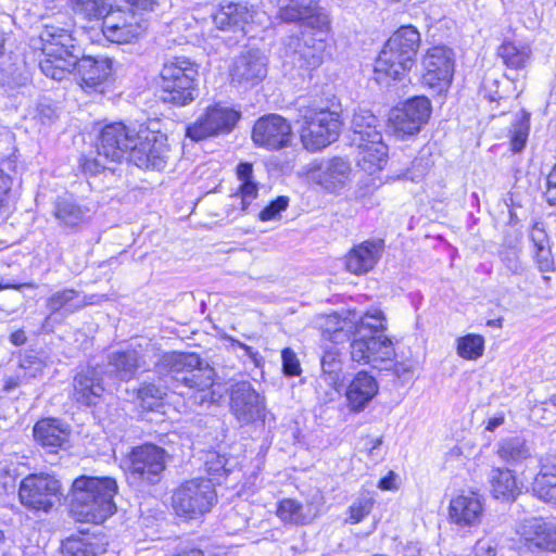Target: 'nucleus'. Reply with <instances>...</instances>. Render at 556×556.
<instances>
[{
	"label": "nucleus",
	"instance_id": "nucleus-32",
	"mask_svg": "<svg viewBox=\"0 0 556 556\" xmlns=\"http://www.w3.org/2000/svg\"><path fill=\"white\" fill-rule=\"evenodd\" d=\"M108 359V376L119 381L135 378L138 369L144 364L136 350L113 352Z\"/></svg>",
	"mask_w": 556,
	"mask_h": 556
},
{
	"label": "nucleus",
	"instance_id": "nucleus-62",
	"mask_svg": "<svg viewBox=\"0 0 556 556\" xmlns=\"http://www.w3.org/2000/svg\"><path fill=\"white\" fill-rule=\"evenodd\" d=\"M13 491V484L10 481H0V504L3 503Z\"/></svg>",
	"mask_w": 556,
	"mask_h": 556
},
{
	"label": "nucleus",
	"instance_id": "nucleus-52",
	"mask_svg": "<svg viewBox=\"0 0 556 556\" xmlns=\"http://www.w3.org/2000/svg\"><path fill=\"white\" fill-rule=\"evenodd\" d=\"M502 262L505 267L513 274L519 275L523 271L525 267L520 261L519 252L515 248L506 249L502 252Z\"/></svg>",
	"mask_w": 556,
	"mask_h": 556
},
{
	"label": "nucleus",
	"instance_id": "nucleus-53",
	"mask_svg": "<svg viewBox=\"0 0 556 556\" xmlns=\"http://www.w3.org/2000/svg\"><path fill=\"white\" fill-rule=\"evenodd\" d=\"M282 370L287 376H299L301 374V365L296 354L289 348L281 353Z\"/></svg>",
	"mask_w": 556,
	"mask_h": 556
},
{
	"label": "nucleus",
	"instance_id": "nucleus-63",
	"mask_svg": "<svg viewBox=\"0 0 556 556\" xmlns=\"http://www.w3.org/2000/svg\"><path fill=\"white\" fill-rule=\"evenodd\" d=\"M504 420L505 418L503 414L494 416L488 420L485 429L489 431H494L497 427L504 424Z\"/></svg>",
	"mask_w": 556,
	"mask_h": 556
},
{
	"label": "nucleus",
	"instance_id": "nucleus-4",
	"mask_svg": "<svg viewBox=\"0 0 556 556\" xmlns=\"http://www.w3.org/2000/svg\"><path fill=\"white\" fill-rule=\"evenodd\" d=\"M298 123L301 142L311 152L320 151L336 141L341 127L337 112L311 106L300 110Z\"/></svg>",
	"mask_w": 556,
	"mask_h": 556
},
{
	"label": "nucleus",
	"instance_id": "nucleus-46",
	"mask_svg": "<svg viewBox=\"0 0 556 556\" xmlns=\"http://www.w3.org/2000/svg\"><path fill=\"white\" fill-rule=\"evenodd\" d=\"M530 129V113L520 111L513 125L510 148L515 153L521 152L527 143Z\"/></svg>",
	"mask_w": 556,
	"mask_h": 556
},
{
	"label": "nucleus",
	"instance_id": "nucleus-37",
	"mask_svg": "<svg viewBox=\"0 0 556 556\" xmlns=\"http://www.w3.org/2000/svg\"><path fill=\"white\" fill-rule=\"evenodd\" d=\"M492 492L496 498L513 500L518 493V484L511 470L493 468L490 475Z\"/></svg>",
	"mask_w": 556,
	"mask_h": 556
},
{
	"label": "nucleus",
	"instance_id": "nucleus-3",
	"mask_svg": "<svg viewBox=\"0 0 556 556\" xmlns=\"http://www.w3.org/2000/svg\"><path fill=\"white\" fill-rule=\"evenodd\" d=\"M31 42L33 48L40 50L43 55L39 61L43 75L61 81L72 73L77 55L74 53L75 39L68 30L46 25Z\"/></svg>",
	"mask_w": 556,
	"mask_h": 556
},
{
	"label": "nucleus",
	"instance_id": "nucleus-35",
	"mask_svg": "<svg viewBox=\"0 0 556 556\" xmlns=\"http://www.w3.org/2000/svg\"><path fill=\"white\" fill-rule=\"evenodd\" d=\"M65 556H98L105 552L101 540L94 535L68 538L62 545Z\"/></svg>",
	"mask_w": 556,
	"mask_h": 556
},
{
	"label": "nucleus",
	"instance_id": "nucleus-31",
	"mask_svg": "<svg viewBox=\"0 0 556 556\" xmlns=\"http://www.w3.org/2000/svg\"><path fill=\"white\" fill-rule=\"evenodd\" d=\"M73 388L74 399L86 406L96 404L104 391L100 375L92 367L83 369L74 377Z\"/></svg>",
	"mask_w": 556,
	"mask_h": 556
},
{
	"label": "nucleus",
	"instance_id": "nucleus-55",
	"mask_svg": "<svg viewBox=\"0 0 556 556\" xmlns=\"http://www.w3.org/2000/svg\"><path fill=\"white\" fill-rule=\"evenodd\" d=\"M56 117L54 109L48 104H38L34 110L33 118L36 119L40 125H48L52 123Z\"/></svg>",
	"mask_w": 556,
	"mask_h": 556
},
{
	"label": "nucleus",
	"instance_id": "nucleus-30",
	"mask_svg": "<svg viewBox=\"0 0 556 556\" xmlns=\"http://www.w3.org/2000/svg\"><path fill=\"white\" fill-rule=\"evenodd\" d=\"M379 384L367 371H359L349 383L345 392L350 410L362 412L378 394Z\"/></svg>",
	"mask_w": 556,
	"mask_h": 556
},
{
	"label": "nucleus",
	"instance_id": "nucleus-1",
	"mask_svg": "<svg viewBox=\"0 0 556 556\" xmlns=\"http://www.w3.org/2000/svg\"><path fill=\"white\" fill-rule=\"evenodd\" d=\"M387 329L381 311L367 312L358 320L340 319L337 314L329 316L324 333L339 343L351 340V357L354 362L370 364L378 369H389L395 357L392 340L382 332Z\"/></svg>",
	"mask_w": 556,
	"mask_h": 556
},
{
	"label": "nucleus",
	"instance_id": "nucleus-2",
	"mask_svg": "<svg viewBox=\"0 0 556 556\" xmlns=\"http://www.w3.org/2000/svg\"><path fill=\"white\" fill-rule=\"evenodd\" d=\"M118 485L112 477L80 476L71 488V514L80 522L101 523L116 511Z\"/></svg>",
	"mask_w": 556,
	"mask_h": 556
},
{
	"label": "nucleus",
	"instance_id": "nucleus-13",
	"mask_svg": "<svg viewBox=\"0 0 556 556\" xmlns=\"http://www.w3.org/2000/svg\"><path fill=\"white\" fill-rule=\"evenodd\" d=\"M137 141L138 131L129 129L123 123H113L101 130L97 153L112 162L121 161L127 152L132 159Z\"/></svg>",
	"mask_w": 556,
	"mask_h": 556
},
{
	"label": "nucleus",
	"instance_id": "nucleus-49",
	"mask_svg": "<svg viewBox=\"0 0 556 556\" xmlns=\"http://www.w3.org/2000/svg\"><path fill=\"white\" fill-rule=\"evenodd\" d=\"M165 395L164 389L153 384L144 383L138 390V399L141 401V405L147 408H152L159 400H162Z\"/></svg>",
	"mask_w": 556,
	"mask_h": 556
},
{
	"label": "nucleus",
	"instance_id": "nucleus-64",
	"mask_svg": "<svg viewBox=\"0 0 556 556\" xmlns=\"http://www.w3.org/2000/svg\"><path fill=\"white\" fill-rule=\"evenodd\" d=\"M545 199L549 205H556V186H546Z\"/></svg>",
	"mask_w": 556,
	"mask_h": 556
},
{
	"label": "nucleus",
	"instance_id": "nucleus-18",
	"mask_svg": "<svg viewBox=\"0 0 556 556\" xmlns=\"http://www.w3.org/2000/svg\"><path fill=\"white\" fill-rule=\"evenodd\" d=\"M325 39L312 34L302 37H290L285 45V55L293 65L305 70H313L323 63Z\"/></svg>",
	"mask_w": 556,
	"mask_h": 556
},
{
	"label": "nucleus",
	"instance_id": "nucleus-9",
	"mask_svg": "<svg viewBox=\"0 0 556 556\" xmlns=\"http://www.w3.org/2000/svg\"><path fill=\"white\" fill-rule=\"evenodd\" d=\"M454 53L446 47H432L421 60L424 86L441 94L451 86L454 74Z\"/></svg>",
	"mask_w": 556,
	"mask_h": 556
},
{
	"label": "nucleus",
	"instance_id": "nucleus-34",
	"mask_svg": "<svg viewBox=\"0 0 556 556\" xmlns=\"http://www.w3.org/2000/svg\"><path fill=\"white\" fill-rule=\"evenodd\" d=\"M68 434L67 427L54 418L39 420L34 427L36 441L50 448L61 447L67 441Z\"/></svg>",
	"mask_w": 556,
	"mask_h": 556
},
{
	"label": "nucleus",
	"instance_id": "nucleus-59",
	"mask_svg": "<svg viewBox=\"0 0 556 556\" xmlns=\"http://www.w3.org/2000/svg\"><path fill=\"white\" fill-rule=\"evenodd\" d=\"M130 7H136L137 10L152 11L156 5V0H126Z\"/></svg>",
	"mask_w": 556,
	"mask_h": 556
},
{
	"label": "nucleus",
	"instance_id": "nucleus-47",
	"mask_svg": "<svg viewBox=\"0 0 556 556\" xmlns=\"http://www.w3.org/2000/svg\"><path fill=\"white\" fill-rule=\"evenodd\" d=\"M532 241L536 248L535 258L541 271H549L553 267V260L551 251L544 245V233L543 230L534 227L531 232Z\"/></svg>",
	"mask_w": 556,
	"mask_h": 556
},
{
	"label": "nucleus",
	"instance_id": "nucleus-20",
	"mask_svg": "<svg viewBox=\"0 0 556 556\" xmlns=\"http://www.w3.org/2000/svg\"><path fill=\"white\" fill-rule=\"evenodd\" d=\"M214 369L210 366L198 365L188 376H181V386L188 388L189 395L200 406L217 402L222 392L215 389Z\"/></svg>",
	"mask_w": 556,
	"mask_h": 556
},
{
	"label": "nucleus",
	"instance_id": "nucleus-14",
	"mask_svg": "<svg viewBox=\"0 0 556 556\" xmlns=\"http://www.w3.org/2000/svg\"><path fill=\"white\" fill-rule=\"evenodd\" d=\"M278 9V17L285 23H304L323 31L329 26L327 14L319 11L318 0H268Z\"/></svg>",
	"mask_w": 556,
	"mask_h": 556
},
{
	"label": "nucleus",
	"instance_id": "nucleus-51",
	"mask_svg": "<svg viewBox=\"0 0 556 556\" xmlns=\"http://www.w3.org/2000/svg\"><path fill=\"white\" fill-rule=\"evenodd\" d=\"M289 205V198L281 195L271 201L260 212V219L263 222L275 220L280 217V213L286 211Z\"/></svg>",
	"mask_w": 556,
	"mask_h": 556
},
{
	"label": "nucleus",
	"instance_id": "nucleus-21",
	"mask_svg": "<svg viewBox=\"0 0 556 556\" xmlns=\"http://www.w3.org/2000/svg\"><path fill=\"white\" fill-rule=\"evenodd\" d=\"M517 533L529 547L556 552V521L554 520L542 517L527 518L518 525Z\"/></svg>",
	"mask_w": 556,
	"mask_h": 556
},
{
	"label": "nucleus",
	"instance_id": "nucleus-60",
	"mask_svg": "<svg viewBox=\"0 0 556 556\" xmlns=\"http://www.w3.org/2000/svg\"><path fill=\"white\" fill-rule=\"evenodd\" d=\"M391 366H393L394 374L399 378H404L413 371V366L406 363H392Z\"/></svg>",
	"mask_w": 556,
	"mask_h": 556
},
{
	"label": "nucleus",
	"instance_id": "nucleus-15",
	"mask_svg": "<svg viewBox=\"0 0 556 556\" xmlns=\"http://www.w3.org/2000/svg\"><path fill=\"white\" fill-rule=\"evenodd\" d=\"M166 456V452L154 444L137 446L129 455L128 470L138 479L155 483L165 469Z\"/></svg>",
	"mask_w": 556,
	"mask_h": 556
},
{
	"label": "nucleus",
	"instance_id": "nucleus-5",
	"mask_svg": "<svg viewBox=\"0 0 556 556\" xmlns=\"http://www.w3.org/2000/svg\"><path fill=\"white\" fill-rule=\"evenodd\" d=\"M197 65L187 58H174L161 71V99L176 105H187L194 100Z\"/></svg>",
	"mask_w": 556,
	"mask_h": 556
},
{
	"label": "nucleus",
	"instance_id": "nucleus-39",
	"mask_svg": "<svg viewBox=\"0 0 556 556\" xmlns=\"http://www.w3.org/2000/svg\"><path fill=\"white\" fill-rule=\"evenodd\" d=\"M377 127L378 119L369 110L361 108L355 110L351 121V144H354L358 137L364 140L370 139L374 132H380Z\"/></svg>",
	"mask_w": 556,
	"mask_h": 556
},
{
	"label": "nucleus",
	"instance_id": "nucleus-42",
	"mask_svg": "<svg viewBox=\"0 0 556 556\" xmlns=\"http://www.w3.org/2000/svg\"><path fill=\"white\" fill-rule=\"evenodd\" d=\"M498 456L510 463H518L530 457V448L521 438H508L503 440L497 450Z\"/></svg>",
	"mask_w": 556,
	"mask_h": 556
},
{
	"label": "nucleus",
	"instance_id": "nucleus-24",
	"mask_svg": "<svg viewBox=\"0 0 556 556\" xmlns=\"http://www.w3.org/2000/svg\"><path fill=\"white\" fill-rule=\"evenodd\" d=\"M351 146L356 150L357 165L369 175L380 172L388 162V147L381 132H374L368 140L358 137Z\"/></svg>",
	"mask_w": 556,
	"mask_h": 556
},
{
	"label": "nucleus",
	"instance_id": "nucleus-26",
	"mask_svg": "<svg viewBox=\"0 0 556 556\" xmlns=\"http://www.w3.org/2000/svg\"><path fill=\"white\" fill-rule=\"evenodd\" d=\"M104 298V295L97 294L83 295L79 291L72 288L58 290L46 300V308L49 311L47 319L59 313L68 315L88 305L99 304Z\"/></svg>",
	"mask_w": 556,
	"mask_h": 556
},
{
	"label": "nucleus",
	"instance_id": "nucleus-12",
	"mask_svg": "<svg viewBox=\"0 0 556 556\" xmlns=\"http://www.w3.org/2000/svg\"><path fill=\"white\" fill-rule=\"evenodd\" d=\"M230 410L241 426L263 421L264 397L249 381H239L230 389Z\"/></svg>",
	"mask_w": 556,
	"mask_h": 556
},
{
	"label": "nucleus",
	"instance_id": "nucleus-54",
	"mask_svg": "<svg viewBox=\"0 0 556 556\" xmlns=\"http://www.w3.org/2000/svg\"><path fill=\"white\" fill-rule=\"evenodd\" d=\"M374 502L370 498L359 500L350 507V519L353 523L363 520L372 509Z\"/></svg>",
	"mask_w": 556,
	"mask_h": 556
},
{
	"label": "nucleus",
	"instance_id": "nucleus-25",
	"mask_svg": "<svg viewBox=\"0 0 556 556\" xmlns=\"http://www.w3.org/2000/svg\"><path fill=\"white\" fill-rule=\"evenodd\" d=\"M201 365L200 357L194 353H165L155 364L156 372L167 382H173V388L181 386V376H188L192 369Z\"/></svg>",
	"mask_w": 556,
	"mask_h": 556
},
{
	"label": "nucleus",
	"instance_id": "nucleus-22",
	"mask_svg": "<svg viewBox=\"0 0 556 556\" xmlns=\"http://www.w3.org/2000/svg\"><path fill=\"white\" fill-rule=\"evenodd\" d=\"M414 64V59H406L401 51L391 48L386 42L376 60L375 80L380 85H389L393 80H400L412 70Z\"/></svg>",
	"mask_w": 556,
	"mask_h": 556
},
{
	"label": "nucleus",
	"instance_id": "nucleus-40",
	"mask_svg": "<svg viewBox=\"0 0 556 556\" xmlns=\"http://www.w3.org/2000/svg\"><path fill=\"white\" fill-rule=\"evenodd\" d=\"M88 210L72 200L62 199L58 201L55 217L67 227H75L86 222Z\"/></svg>",
	"mask_w": 556,
	"mask_h": 556
},
{
	"label": "nucleus",
	"instance_id": "nucleus-61",
	"mask_svg": "<svg viewBox=\"0 0 556 556\" xmlns=\"http://www.w3.org/2000/svg\"><path fill=\"white\" fill-rule=\"evenodd\" d=\"M395 475L393 471H390L389 475L382 478L379 482V488L382 490H395L396 485L394 483Z\"/></svg>",
	"mask_w": 556,
	"mask_h": 556
},
{
	"label": "nucleus",
	"instance_id": "nucleus-44",
	"mask_svg": "<svg viewBox=\"0 0 556 556\" xmlns=\"http://www.w3.org/2000/svg\"><path fill=\"white\" fill-rule=\"evenodd\" d=\"M277 516L283 521L293 525H304L309 517L304 513L303 505L294 500H281L277 507Z\"/></svg>",
	"mask_w": 556,
	"mask_h": 556
},
{
	"label": "nucleus",
	"instance_id": "nucleus-36",
	"mask_svg": "<svg viewBox=\"0 0 556 556\" xmlns=\"http://www.w3.org/2000/svg\"><path fill=\"white\" fill-rule=\"evenodd\" d=\"M387 43L401 51L406 59L415 60L420 45V34L412 25L402 26L388 39Z\"/></svg>",
	"mask_w": 556,
	"mask_h": 556
},
{
	"label": "nucleus",
	"instance_id": "nucleus-58",
	"mask_svg": "<svg viewBox=\"0 0 556 556\" xmlns=\"http://www.w3.org/2000/svg\"><path fill=\"white\" fill-rule=\"evenodd\" d=\"M475 556H496V545L491 540H480L475 547Z\"/></svg>",
	"mask_w": 556,
	"mask_h": 556
},
{
	"label": "nucleus",
	"instance_id": "nucleus-11",
	"mask_svg": "<svg viewBox=\"0 0 556 556\" xmlns=\"http://www.w3.org/2000/svg\"><path fill=\"white\" fill-rule=\"evenodd\" d=\"M170 156L166 136L148 128L138 130V141L131 161L142 168L162 170Z\"/></svg>",
	"mask_w": 556,
	"mask_h": 556
},
{
	"label": "nucleus",
	"instance_id": "nucleus-19",
	"mask_svg": "<svg viewBox=\"0 0 556 556\" xmlns=\"http://www.w3.org/2000/svg\"><path fill=\"white\" fill-rule=\"evenodd\" d=\"M430 112V101L425 97H416L392 111L390 121L397 134L414 135L428 121Z\"/></svg>",
	"mask_w": 556,
	"mask_h": 556
},
{
	"label": "nucleus",
	"instance_id": "nucleus-23",
	"mask_svg": "<svg viewBox=\"0 0 556 556\" xmlns=\"http://www.w3.org/2000/svg\"><path fill=\"white\" fill-rule=\"evenodd\" d=\"M484 506L478 493L467 492L454 496L448 506L452 523L466 528L478 526L483 517Z\"/></svg>",
	"mask_w": 556,
	"mask_h": 556
},
{
	"label": "nucleus",
	"instance_id": "nucleus-56",
	"mask_svg": "<svg viewBox=\"0 0 556 556\" xmlns=\"http://www.w3.org/2000/svg\"><path fill=\"white\" fill-rule=\"evenodd\" d=\"M106 161H108L106 159H104L103 156H100L98 154V156L93 157V159L86 157L84 160L81 166L86 173H90V174L94 175V174H98L106 168V164H105Z\"/></svg>",
	"mask_w": 556,
	"mask_h": 556
},
{
	"label": "nucleus",
	"instance_id": "nucleus-28",
	"mask_svg": "<svg viewBox=\"0 0 556 556\" xmlns=\"http://www.w3.org/2000/svg\"><path fill=\"white\" fill-rule=\"evenodd\" d=\"M266 58L260 50H248L238 56L230 71L231 80L239 85H255L267 74Z\"/></svg>",
	"mask_w": 556,
	"mask_h": 556
},
{
	"label": "nucleus",
	"instance_id": "nucleus-6",
	"mask_svg": "<svg viewBox=\"0 0 556 556\" xmlns=\"http://www.w3.org/2000/svg\"><path fill=\"white\" fill-rule=\"evenodd\" d=\"M216 498L215 485L210 479H192L175 491L173 507L177 515L195 519L208 513Z\"/></svg>",
	"mask_w": 556,
	"mask_h": 556
},
{
	"label": "nucleus",
	"instance_id": "nucleus-57",
	"mask_svg": "<svg viewBox=\"0 0 556 556\" xmlns=\"http://www.w3.org/2000/svg\"><path fill=\"white\" fill-rule=\"evenodd\" d=\"M13 185L12 177L0 169V210L8 203Z\"/></svg>",
	"mask_w": 556,
	"mask_h": 556
},
{
	"label": "nucleus",
	"instance_id": "nucleus-45",
	"mask_svg": "<svg viewBox=\"0 0 556 556\" xmlns=\"http://www.w3.org/2000/svg\"><path fill=\"white\" fill-rule=\"evenodd\" d=\"M500 55L505 64L513 68L523 67L530 59L531 50L526 46H517L513 42H505L500 47Z\"/></svg>",
	"mask_w": 556,
	"mask_h": 556
},
{
	"label": "nucleus",
	"instance_id": "nucleus-29",
	"mask_svg": "<svg viewBox=\"0 0 556 556\" xmlns=\"http://www.w3.org/2000/svg\"><path fill=\"white\" fill-rule=\"evenodd\" d=\"M266 20L264 12L251 11L247 5L241 3H224L213 15V22L219 29H230L240 27L244 30V25L256 23L263 25Z\"/></svg>",
	"mask_w": 556,
	"mask_h": 556
},
{
	"label": "nucleus",
	"instance_id": "nucleus-10",
	"mask_svg": "<svg viewBox=\"0 0 556 556\" xmlns=\"http://www.w3.org/2000/svg\"><path fill=\"white\" fill-rule=\"evenodd\" d=\"M136 7L113 9L106 5L105 12L97 18H102L103 35L112 42L126 43L139 37L143 30V20L135 12Z\"/></svg>",
	"mask_w": 556,
	"mask_h": 556
},
{
	"label": "nucleus",
	"instance_id": "nucleus-33",
	"mask_svg": "<svg viewBox=\"0 0 556 556\" xmlns=\"http://www.w3.org/2000/svg\"><path fill=\"white\" fill-rule=\"evenodd\" d=\"M73 70H76L80 76L81 86L94 88L102 84L111 74V64L108 59H93L84 56L78 59Z\"/></svg>",
	"mask_w": 556,
	"mask_h": 556
},
{
	"label": "nucleus",
	"instance_id": "nucleus-41",
	"mask_svg": "<svg viewBox=\"0 0 556 556\" xmlns=\"http://www.w3.org/2000/svg\"><path fill=\"white\" fill-rule=\"evenodd\" d=\"M237 175L241 181V208L247 210L251 202L256 199L258 188L253 178V167L251 163H240L237 167Z\"/></svg>",
	"mask_w": 556,
	"mask_h": 556
},
{
	"label": "nucleus",
	"instance_id": "nucleus-8",
	"mask_svg": "<svg viewBox=\"0 0 556 556\" xmlns=\"http://www.w3.org/2000/svg\"><path fill=\"white\" fill-rule=\"evenodd\" d=\"M240 116V112L233 108L220 103L208 105L195 122L187 127L186 136L193 141H201L228 134L235 128Z\"/></svg>",
	"mask_w": 556,
	"mask_h": 556
},
{
	"label": "nucleus",
	"instance_id": "nucleus-7",
	"mask_svg": "<svg viewBox=\"0 0 556 556\" xmlns=\"http://www.w3.org/2000/svg\"><path fill=\"white\" fill-rule=\"evenodd\" d=\"M61 482L50 475H29L18 488L20 503L33 511H50L61 495Z\"/></svg>",
	"mask_w": 556,
	"mask_h": 556
},
{
	"label": "nucleus",
	"instance_id": "nucleus-17",
	"mask_svg": "<svg viewBox=\"0 0 556 556\" xmlns=\"http://www.w3.org/2000/svg\"><path fill=\"white\" fill-rule=\"evenodd\" d=\"M351 163L343 157L315 161L308 165V178L325 190L334 192L344 187L351 178Z\"/></svg>",
	"mask_w": 556,
	"mask_h": 556
},
{
	"label": "nucleus",
	"instance_id": "nucleus-27",
	"mask_svg": "<svg viewBox=\"0 0 556 556\" xmlns=\"http://www.w3.org/2000/svg\"><path fill=\"white\" fill-rule=\"evenodd\" d=\"M384 249L381 239L366 240L354 245L344 257L345 268L354 275L370 271L380 260Z\"/></svg>",
	"mask_w": 556,
	"mask_h": 556
},
{
	"label": "nucleus",
	"instance_id": "nucleus-16",
	"mask_svg": "<svg viewBox=\"0 0 556 556\" xmlns=\"http://www.w3.org/2000/svg\"><path fill=\"white\" fill-rule=\"evenodd\" d=\"M292 128L280 115L269 114L256 121L252 130L253 142L267 150H279L290 144Z\"/></svg>",
	"mask_w": 556,
	"mask_h": 556
},
{
	"label": "nucleus",
	"instance_id": "nucleus-38",
	"mask_svg": "<svg viewBox=\"0 0 556 556\" xmlns=\"http://www.w3.org/2000/svg\"><path fill=\"white\" fill-rule=\"evenodd\" d=\"M321 379L334 390L342 383V361L340 352L336 348L324 352L320 359Z\"/></svg>",
	"mask_w": 556,
	"mask_h": 556
},
{
	"label": "nucleus",
	"instance_id": "nucleus-43",
	"mask_svg": "<svg viewBox=\"0 0 556 556\" xmlns=\"http://www.w3.org/2000/svg\"><path fill=\"white\" fill-rule=\"evenodd\" d=\"M458 356L465 359L475 361L483 355L484 338L480 334L469 333L456 341Z\"/></svg>",
	"mask_w": 556,
	"mask_h": 556
},
{
	"label": "nucleus",
	"instance_id": "nucleus-50",
	"mask_svg": "<svg viewBox=\"0 0 556 556\" xmlns=\"http://www.w3.org/2000/svg\"><path fill=\"white\" fill-rule=\"evenodd\" d=\"M229 459H227L224 455H220L215 452H211L206 456L205 466L206 471L214 477H219L223 475H227L230 472V468L228 467Z\"/></svg>",
	"mask_w": 556,
	"mask_h": 556
},
{
	"label": "nucleus",
	"instance_id": "nucleus-48",
	"mask_svg": "<svg viewBox=\"0 0 556 556\" xmlns=\"http://www.w3.org/2000/svg\"><path fill=\"white\" fill-rule=\"evenodd\" d=\"M73 10L77 14L91 20L101 16L106 10L105 0H70Z\"/></svg>",
	"mask_w": 556,
	"mask_h": 556
}]
</instances>
